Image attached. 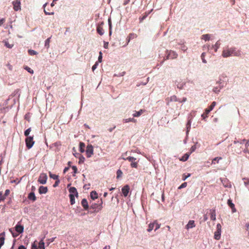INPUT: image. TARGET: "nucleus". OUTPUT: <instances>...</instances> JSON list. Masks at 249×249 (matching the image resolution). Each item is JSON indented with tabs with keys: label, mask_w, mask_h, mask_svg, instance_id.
I'll use <instances>...</instances> for the list:
<instances>
[{
	"label": "nucleus",
	"mask_w": 249,
	"mask_h": 249,
	"mask_svg": "<svg viewBox=\"0 0 249 249\" xmlns=\"http://www.w3.org/2000/svg\"><path fill=\"white\" fill-rule=\"evenodd\" d=\"M46 6H47V3H45L44 5H43V7H44V13L46 15H53L54 14V12H48L47 11V9H46Z\"/></svg>",
	"instance_id": "obj_27"
},
{
	"label": "nucleus",
	"mask_w": 249,
	"mask_h": 249,
	"mask_svg": "<svg viewBox=\"0 0 249 249\" xmlns=\"http://www.w3.org/2000/svg\"><path fill=\"white\" fill-rule=\"evenodd\" d=\"M221 44L219 40L217 41L216 43L212 46V48L214 49L215 52H216L217 49L220 47Z\"/></svg>",
	"instance_id": "obj_21"
},
{
	"label": "nucleus",
	"mask_w": 249,
	"mask_h": 249,
	"mask_svg": "<svg viewBox=\"0 0 249 249\" xmlns=\"http://www.w3.org/2000/svg\"><path fill=\"white\" fill-rule=\"evenodd\" d=\"M7 66L9 70L11 71L12 70V66L10 64H8Z\"/></svg>",
	"instance_id": "obj_59"
},
{
	"label": "nucleus",
	"mask_w": 249,
	"mask_h": 249,
	"mask_svg": "<svg viewBox=\"0 0 249 249\" xmlns=\"http://www.w3.org/2000/svg\"><path fill=\"white\" fill-rule=\"evenodd\" d=\"M227 203L231 209L232 212L234 213L236 212V209L234 207V204L232 203L231 199H228Z\"/></svg>",
	"instance_id": "obj_15"
},
{
	"label": "nucleus",
	"mask_w": 249,
	"mask_h": 249,
	"mask_svg": "<svg viewBox=\"0 0 249 249\" xmlns=\"http://www.w3.org/2000/svg\"><path fill=\"white\" fill-rule=\"evenodd\" d=\"M85 144L83 142H80L79 143V151L81 153H83L85 151Z\"/></svg>",
	"instance_id": "obj_23"
},
{
	"label": "nucleus",
	"mask_w": 249,
	"mask_h": 249,
	"mask_svg": "<svg viewBox=\"0 0 249 249\" xmlns=\"http://www.w3.org/2000/svg\"><path fill=\"white\" fill-rule=\"evenodd\" d=\"M221 159H222L221 157H216L212 160V163L214 164H215L216 161L217 163H218L219 160Z\"/></svg>",
	"instance_id": "obj_36"
},
{
	"label": "nucleus",
	"mask_w": 249,
	"mask_h": 249,
	"mask_svg": "<svg viewBox=\"0 0 249 249\" xmlns=\"http://www.w3.org/2000/svg\"><path fill=\"white\" fill-rule=\"evenodd\" d=\"M205 53H203L202 54H201V59L202 60V62L204 63H206L207 62L206 60L204 59V56H205Z\"/></svg>",
	"instance_id": "obj_45"
},
{
	"label": "nucleus",
	"mask_w": 249,
	"mask_h": 249,
	"mask_svg": "<svg viewBox=\"0 0 249 249\" xmlns=\"http://www.w3.org/2000/svg\"><path fill=\"white\" fill-rule=\"evenodd\" d=\"M108 42H105V43H104V48H106V49H107V47H108Z\"/></svg>",
	"instance_id": "obj_61"
},
{
	"label": "nucleus",
	"mask_w": 249,
	"mask_h": 249,
	"mask_svg": "<svg viewBox=\"0 0 249 249\" xmlns=\"http://www.w3.org/2000/svg\"><path fill=\"white\" fill-rule=\"evenodd\" d=\"M81 204L85 210H88L89 208V205L86 199H83L81 201Z\"/></svg>",
	"instance_id": "obj_18"
},
{
	"label": "nucleus",
	"mask_w": 249,
	"mask_h": 249,
	"mask_svg": "<svg viewBox=\"0 0 249 249\" xmlns=\"http://www.w3.org/2000/svg\"><path fill=\"white\" fill-rule=\"evenodd\" d=\"M5 45L8 48H12L13 46V45L10 44L8 42L6 41L5 42Z\"/></svg>",
	"instance_id": "obj_46"
},
{
	"label": "nucleus",
	"mask_w": 249,
	"mask_h": 249,
	"mask_svg": "<svg viewBox=\"0 0 249 249\" xmlns=\"http://www.w3.org/2000/svg\"><path fill=\"white\" fill-rule=\"evenodd\" d=\"M49 176L51 178H53L55 180H58V176L55 175V174H53L51 172L49 173Z\"/></svg>",
	"instance_id": "obj_33"
},
{
	"label": "nucleus",
	"mask_w": 249,
	"mask_h": 249,
	"mask_svg": "<svg viewBox=\"0 0 249 249\" xmlns=\"http://www.w3.org/2000/svg\"><path fill=\"white\" fill-rule=\"evenodd\" d=\"M130 122H136V120L134 118H128V119H125L123 120V122L124 123H127Z\"/></svg>",
	"instance_id": "obj_31"
},
{
	"label": "nucleus",
	"mask_w": 249,
	"mask_h": 249,
	"mask_svg": "<svg viewBox=\"0 0 249 249\" xmlns=\"http://www.w3.org/2000/svg\"><path fill=\"white\" fill-rule=\"evenodd\" d=\"M243 142H246L245 145V148L247 149L248 148V146H249V140L244 139L242 141V142H240L238 141H234V143L235 144L237 145L238 146H239L240 145L242 144Z\"/></svg>",
	"instance_id": "obj_9"
},
{
	"label": "nucleus",
	"mask_w": 249,
	"mask_h": 249,
	"mask_svg": "<svg viewBox=\"0 0 249 249\" xmlns=\"http://www.w3.org/2000/svg\"><path fill=\"white\" fill-rule=\"evenodd\" d=\"M5 18H1V19H0V26L2 24H3V23L5 22Z\"/></svg>",
	"instance_id": "obj_55"
},
{
	"label": "nucleus",
	"mask_w": 249,
	"mask_h": 249,
	"mask_svg": "<svg viewBox=\"0 0 249 249\" xmlns=\"http://www.w3.org/2000/svg\"><path fill=\"white\" fill-rule=\"evenodd\" d=\"M39 194H46L48 192V188L47 187L41 186L38 189Z\"/></svg>",
	"instance_id": "obj_16"
},
{
	"label": "nucleus",
	"mask_w": 249,
	"mask_h": 249,
	"mask_svg": "<svg viewBox=\"0 0 249 249\" xmlns=\"http://www.w3.org/2000/svg\"><path fill=\"white\" fill-rule=\"evenodd\" d=\"M178 56V54L174 51H170L166 56L167 59H175Z\"/></svg>",
	"instance_id": "obj_7"
},
{
	"label": "nucleus",
	"mask_w": 249,
	"mask_h": 249,
	"mask_svg": "<svg viewBox=\"0 0 249 249\" xmlns=\"http://www.w3.org/2000/svg\"><path fill=\"white\" fill-rule=\"evenodd\" d=\"M90 196L91 198L93 200L98 198V194L95 191H93L90 193Z\"/></svg>",
	"instance_id": "obj_20"
},
{
	"label": "nucleus",
	"mask_w": 249,
	"mask_h": 249,
	"mask_svg": "<svg viewBox=\"0 0 249 249\" xmlns=\"http://www.w3.org/2000/svg\"><path fill=\"white\" fill-rule=\"evenodd\" d=\"M190 154H188V153H186L180 159V160H181V161H186L188 158H189V157L190 156Z\"/></svg>",
	"instance_id": "obj_30"
},
{
	"label": "nucleus",
	"mask_w": 249,
	"mask_h": 249,
	"mask_svg": "<svg viewBox=\"0 0 249 249\" xmlns=\"http://www.w3.org/2000/svg\"><path fill=\"white\" fill-rule=\"evenodd\" d=\"M18 249H26V248L23 245H21L18 247Z\"/></svg>",
	"instance_id": "obj_62"
},
{
	"label": "nucleus",
	"mask_w": 249,
	"mask_h": 249,
	"mask_svg": "<svg viewBox=\"0 0 249 249\" xmlns=\"http://www.w3.org/2000/svg\"><path fill=\"white\" fill-rule=\"evenodd\" d=\"M86 152L88 158H90L92 156L93 154V147L91 144L87 145Z\"/></svg>",
	"instance_id": "obj_5"
},
{
	"label": "nucleus",
	"mask_w": 249,
	"mask_h": 249,
	"mask_svg": "<svg viewBox=\"0 0 249 249\" xmlns=\"http://www.w3.org/2000/svg\"><path fill=\"white\" fill-rule=\"evenodd\" d=\"M102 59V53L101 52H100L99 56L98 57V61L100 62H101Z\"/></svg>",
	"instance_id": "obj_48"
},
{
	"label": "nucleus",
	"mask_w": 249,
	"mask_h": 249,
	"mask_svg": "<svg viewBox=\"0 0 249 249\" xmlns=\"http://www.w3.org/2000/svg\"><path fill=\"white\" fill-rule=\"evenodd\" d=\"M15 230L17 232L21 233L23 232L24 227L19 223L17 224L15 227Z\"/></svg>",
	"instance_id": "obj_12"
},
{
	"label": "nucleus",
	"mask_w": 249,
	"mask_h": 249,
	"mask_svg": "<svg viewBox=\"0 0 249 249\" xmlns=\"http://www.w3.org/2000/svg\"><path fill=\"white\" fill-rule=\"evenodd\" d=\"M186 186H187V183L184 182L178 187V189H181L183 188H185L186 187Z\"/></svg>",
	"instance_id": "obj_50"
},
{
	"label": "nucleus",
	"mask_w": 249,
	"mask_h": 249,
	"mask_svg": "<svg viewBox=\"0 0 249 249\" xmlns=\"http://www.w3.org/2000/svg\"><path fill=\"white\" fill-rule=\"evenodd\" d=\"M195 226V222L194 220H190L186 225V229H189L192 228Z\"/></svg>",
	"instance_id": "obj_19"
},
{
	"label": "nucleus",
	"mask_w": 249,
	"mask_h": 249,
	"mask_svg": "<svg viewBox=\"0 0 249 249\" xmlns=\"http://www.w3.org/2000/svg\"><path fill=\"white\" fill-rule=\"evenodd\" d=\"M13 8L17 11L20 9V1L18 0H16L13 2Z\"/></svg>",
	"instance_id": "obj_8"
},
{
	"label": "nucleus",
	"mask_w": 249,
	"mask_h": 249,
	"mask_svg": "<svg viewBox=\"0 0 249 249\" xmlns=\"http://www.w3.org/2000/svg\"><path fill=\"white\" fill-rule=\"evenodd\" d=\"M138 162L135 161H131L130 166L132 168H137L138 167Z\"/></svg>",
	"instance_id": "obj_35"
},
{
	"label": "nucleus",
	"mask_w": 249,
	"mask_h": 249,
	"mask_svg": "<svg viewBox=\"0 0 249 249\" xmlns=\"http://www.w3.org/2000/svg\"><path fill=\"white\" fill-rule=\"evenodd\" d=\"M143 110L142 109H140L138 111H136L133 114V116L134 117H138L142 115L143 113Z\"/></svg>",
	"instance_id": "obj_24"
},
{
	"label": "nucleus",
	"mask_w": 249,
	"mask_h": 249,
	"mask_svg": "<svg viewBox=\"0 0 249 249\" xmlns=\"http://www.w3.org/2000/svg\"><path fill=\"white\" fill-rule=\"evenodd\" d=\"M123 172L121 170H118L117 171V178H121L122 176Z\"/></svg>",
	"instance_id": "obj_40"
},
{
	"label": "nucleus",
	"mask_w": 249,
	"mask_h": 249,
	"mask_svg": "<svg viewBox=\"0 0 249 249\" xmlns=\"http://www.w3.org/2000/svg\"><path fill=\"white\" fill-rule=\"evenodd\" d=\"M126 154H127V152H126L124 155H123V159H124V160H127L130 162L133 161H135L136 160V158L133 157L129 156L127 157H124V156L126 155Z\"/></svg>",
	"instance_id": "obj_17"
},
{
	"label": "nucleus",
	"mask_w": 249,
	"mask_h": 249,
	"mask_svg": "<svg viewBox=\"0 0 249 249\" xmlns=\"http://www.w3.org/2000/svg\"><path fill=\"white\" fill-rule=\"evenodd\" d=\"M69 192L72 194H74V196H77V192L76 188L74 187H71L69 189Z\"/></svg>",
	"instance_id": "obj_26"
},
{
	"label": "nucleus",
	"mask_w": 249,
	"mask_h": 249,
	"mask_svg": "<svg viewBox=\"0 0 249 249\" xmlns=\"http://www.w3.org/2000/svg\"><path fill=\"white\" fill-rule=\"evenodd\" d=\"M136 37H137L136 34H132V33L130 34L128 36V40L127 43L129 42V41L131 39L134 38Z\"/></svg>",
	"instance_id": "obj_37"
},
{
	"label": "nucleus",
	"mask_w": 249,
	"mask_h": 249,
	"mask_svg": "<svg viewBox=\"0 0 249 249\" xmlns=\"http://www.w3.org/2000/svg\"><path fill=\"white\" fill-rule=\"evenodd\" d=\"M221 225L218 223L216 225V231L214 232V238L216 240H219L221 237Z\"/></svg>",
	"instance_id": "obj_3"
},
{
	"label": "nucleus",
	"mask_w": 249,
	"mask_h": 249,
	"mask_svg": "<svg viewBox=\"0 0 249 249\" xmlns=\"http://www.w3.org/2000/svg\"><path fill=\"white\" fill-rule=\"evenodd\" d=\"M213 91L215 92H218L219 91V90L218 89V88H215L213 89Z\"/></svg>",
	"instance_id": "obj_63"
},
{
	"label": "nucleus",
	"mask_w": 249,
	"mask_h": 249,
	"mask_svg": "<svg viewBox=\"0 0 249 249\" xmlns=\"http://www.w3.org/2000/svg\"><path fill=\"white\" fill-rule=\"evenodd\" d=\"M47 176L46 173H41L38 179V182L42 184H45L47 179Z\"/></svg>",
	"instance_id": "obj_4"
},
{
	"label": "nucleus",
	"mask_w": 249,
	"mask_h": 249,
	"mask_svg": "<svg viewBox=\"0 0 249 249\" xmlns=\"http://www.w3.org/2000/svg\"><path fill=\"white\" fill-rule=\"evenodd\" d=\"M211 111H210L208 109L206 108L205 110V112L202 114L201 117L203 118V119H205V118L208 117V115L209 113V112Z\"/></svg>",
	"instance_id": "obj_25"
},
{
	"label": "nucleus",
	"mask_w": 249,
	"mask_h": 249,
	"mask_svg": "<svg viewBox=\"0 0 249 249\" xmlns=\"http://www.w3.org/2000/svg\"><path fill=\"white\" fill-rule=\"evenodd\" d=\"M5 236V232H3L0 233V249H1V247L4 244Z\"/></svg>",
	"instance_id": "obj_11"
},
{
	"label": "nucleus",
	"mask_w": 249,
	"mask_h": 249,
	"mask_svg": "<svg viewBox=\"0 0 249 249\" xmlns=\"http://www.w3.org/2000/svg\"><path fill=\"white\" fill-rule=\"evenodd\" d=\"M122 191L124 196H126L128 195V194L129 191V187L128 185H126L123 187L122 189Z\"/></svg>",
	"instance_id": "obj_10"
},
{
	"label": "nucleus",
	"mask_w": 249,
	"mask_h": 249,
	"mask_svg": "<svg viewBox=\"0 0 249 249\" xmlns=\"http://www.w3.org/2000/svg\"><path fill=\"white\" fill-rule=\"evenodd\" d=\"M43 239H44V238H43L39 242L38 248L39 249H45L44 242L43 241Z\"/></svg>",
	"instance_id": "obj_29"
},
{
	"label": "nucleus",
	"mask_w": 249,
	"mask_h": 249,
	"mask_svg": "<svg viewBox=\"0 0 249 249\" xmlns=\"http://www.w3.org/2000/svg\"><path fill=\"white\" fill-rule=\"evenodd\" d=\"M32 249H38L37 246L35 244H33L32 245Z\"/></svg>",
	"instance_id": "obj_57"
},
{
	"label": "nucleus",
	"mask_w": 249,
	"mask_h": 249,
	"mask_svg": "<svg viewBox=\"0 0 249 249\" xmlns=\"http://www.w3.org/2000/svg\"><path fill=\"white\" fill-rule=\"evenodd\" d=\"M207 216H209L210 218H215V212L214 210H208L206 214Z\"/></svg>",
	"instance_id": "obj_13"
},
{
	"label": "nucleus",
	"mask_w": 249,
	"mask_h": 249,
	"mask_svg": "<svg viewBox=\"0 0 249 249\" xmlns=\"http://www.w3.org/2000/svg\"><path fill=\"white\" fill-rule=\"evenodd\" d=\"M171 100L180 102V101H179V100L177 99V97L175 96H173L171 97Z\"/></svg>",
	"instance_id": "obj_52"
},
{
	"label": "nucleus",
	"mask_w": 249,
	"mask_h": 249,
	"mask_svg": "<svg viewBox=\"0 0 249 249\" xmlns=\"http://www.w3.org/2000/svg\"><path fill=\"white\" fill-rule=\"evenodd\" d=\"M28 53L31 55H34L37 54V52L33 50H29Z\"/></svg>",
	"instance_id": "obj_41"
},
{
	"label": "nucleus",
	"mask_w": 249,
	"mask_h": 249,
	"mask_svg": "<svg viewBox=\"0 0 249 249\" xmlns=\"http://www.w3.org/2000/svg\"><path fill=\"white\" fill-rule=\"evenodd\" d=\"M31 131V128H29L27 130H26L24 132V135L25 136L29 137L28 135H29L30 132Z\"/></svg>",
	"instance_id": "obj_39"
},
{
	"label": "nucleus",
	"mask_w": 249,
	"mask_h": 249,
	"mask_svg": "<svg viewBox=\"0 0 249 249\" xmlns=\"http://www.w3.org/2000/svg\"><path fill=\"white\" fill-rule=\"evenodd\" d=\"M103 24V22L101 23V24L99 25L97 27V32L101 36L103 35L104 34V30L102 27V25Z\"/></svg>",
	"instance_id": "obj_14"
},
{
	"label": "nucleus",
	"mask_w": 249,
	"mask_h": 249,
	"mask_svg": "<svg viewBox=\"0 0 249 249\" xmlns=\"http://www.w3.org/2000/svg\"><path fill=\"white\" fill-rule=\"evenodd\" d=\"M55 237H53V238L49 239L48 240V241L49 242L48 243H47V246H49L50 243L53 242L54 239H55Z\"/></svg>",
	"instance_id": "obj_47"
},
{
	"label": "nucleus",
	"mask_w": 249,
	"mask_h": 249,
	"mask_svg": "<svg viewBox=\"0 0 249 249\" xmlns=\"http://www.w3.org/2000/svg\"><path fill=\"white\" fill-rule=\"evenodd\" d=\"M5 197L4 195H2V193H0V202L3 200L5 199Z\"/></svg>",
	"instance_id": "obj_49"
},
{
	"label": "nucleus",
	"mask_w": 249,
	"mask_h": 249,
	"mask_svg": "<svg viewBox=\"0 0 249 249\" xmlns=\"http://www.w3.org/2000/svg\"><path fill=\"white\" fill-rule=\"evenodd\" d=\"M191 176L190 174H188L187 175L185 174H183L182 176V180H186L188 177H189Z\"/></svg>",
	"instance_id": "obj_43"
},
{
	"label": "nucleus",
	"mask_w": 249,
	"mask_h": 249,
	"mask_svg": "<svg viewBox=\"0 0 249 249\" xmlns=\"http://www.w3.org/2000/svg\"><path fill=\"white\" fill-rule=\"evenodd\" d=\"M97 65H98V63L96 62L95 64L92 66V70L93 71H94V70H95L96 69Z\"/></svg>",
	"instance_id": "obj_53"
},
{
	"label": "nucleus",
	"mask_w": 249,
	"mask_h": 249,
	"mask_svg": "<svg viewBox=\"0 0 249 249\" xmlns=\"http://www.w3.org/2000/svg\"><path fill=\"white\" fill-rule=\"evenodd\" d=\"M103 249H110V246H106Z\"/></svg>",
	"instance_id": "obj_64"
},
{
	"label": "nucleus",
	"mask_w": 249,
	"mask_h": 249,
	"mask_svg": "<svg viewBox=\"0 0 249 249\" xmlns=\"http://www.w3.org/2000/svg\"><path fill=\"white\" fill-rule=\"evenodd\" d=\"M155 223H153V224H150L149 225V228L148 229V231H151L153 228H154V226H155Z\"/></svg>",
	"instance_id": "obj_42"
},
{
	"label": "nucleus",
	"mask_w": 249,
	"mask_h": 249,
	"mask_svg": "<svg viewBox=\"0 0 249 249\" xmlns=\"http://www.w3.org/2000/svg\"><path fill=\"white\" fill-rule=\"evenodd\" d=\"M196 149V145H193V146L191 147V149H190V151H191L190 153H192L193 152L195 151Z\"/></svg>",
	"instance_id": "obj_51"
},
{
	"label": "nucleus",
	"mask_w": 249,
	"mask_h": 249,
	"mask_svg": "<svg viewBox=\"0 0 249 249\" xmlns=\"http://www.w3.org/2000/svg\"><path fill=\"white\" fill-rule=\"evenodd\" d=\"M72 169L74 173H77V168L75 166H72Z\"/></svg>",
	"instance_id": "obj_54"
},
{
	"label": "nucleus",
	"mask_w": 249,
	"mask_h": 249,
	"mask_svg": "<svg viewBox=\"0 0 249 249\" xmlns=\"http://www.w3.org/2000/svg\"><path fill=\"white\" fill-rule=\"evenodd\" d=\"M240 51L237 50L234 47L226 48L222 51V55L223 57H228L231 56H239Z\"/></svg>",
	"instance_id": "obj_1"
},
{
	"label": "nucleus",
	"mask_w": 249,
	"mask_h": 249,
	"mask_svg": "<svg viewBox=\"0 0 249 249\" xmlns=\"http://www.w3.org/2000/svg\"><path fill=\"white\" fill-rule=\"evenodd\" d=\"M216 104V103L213 101L208 109L210 111H212L213 109V107L215 106Z\"/></svg>",
	"instance_id": "obj_38"
},
{
	"label": "nucleus",
	"mask_w": 249,
	"mask_h": 249,
	"mask_svg": "<svg viewBox=\"0 0 249 249\" xmlns=\"http://www.w3.org/2000/svg\"><path fill=\"white\" fill-rule=\"evenodd\" d=\"M102 200L101 199L100 203H93L90 206L91 208H92L94 211L98 212L101 210L102 208Z\"/></svg>",
	"instance_id": "obj_6"
},
{
	"label": "nucleus",
	"mask_w": 249,
	"mask_h": 249,
	"mask_svg": "<svg viewBox=\"0 0 249 249\" xmlns=\"http://www.w3.org/2000/svg\"><path fill=\"white\" fill-rule=\"evenodd\" d=\"M10 193V191L9 190H6L5 192V194H4V196L5 197L7 196H8Z\"/></svg>",
	"instance_id": "obj_56"
},
{
	"label": "nucleus",
	"mask_w": 249,
	"mask_h": 249,
	"mask_svg": "<svg viewBox=\"0 0 249 249\" xmlns=\"http://www.w3.org/2000/svg\"><path fill=\"white\" fill-rule=\"evenodd\" d=\"M50 39H51V37H49L45 41V46L47 49H48L49 48V46H50L49 44H50Z\"/></svg>",
	"instance_id": "obj_34"
},
{
	"label": "nucleus",
	"mask_w": 249,
	"mask_h": 249,
	"mask_svg": "<svg viewBox=\"0 0 249 249\" xmlns=\"http://www.w3.org/2000/svg\"><path fill=\"white\" fill-rule=\"evenodd\" d=\"M69 197H70V198L71 204V205L75 203V196H74V194H70L69 195Z\"/></svg>",
	"instance_id": "obj_28"
},
{
	"label": "nucleus",
	"mask_w": 249,
	"mask_h": 249,
	"mask_svg": "<svg viewBox=\"0 0 249 249\" xmlns=\"http://www.w3.org/2000/svg\"><path fill=\"white\" fill-rule=\"evenodd\" d=\"M25 69L26 70L29 72H30V73H34V71L31 69L30 68L26 66L25 68Z\"/></svg>",
	"instance_id": "obj_44"
},
{
	"label": "nucleus",
	"mask_w": 249,
	"mask_h": 249,
	"mask_svg": "<svg viewBox=\"0 0 249 249\" xmlns=\"http://www.w3.org/2000/svg\"><path fill=\"white\" fill-rule=\"evenodd\" d=\"M210 38V35L209 34L203 35L202 36L201 39L205 41L209 40Z\"/></svg>",
	"instance_id": "obj_32"
},
{
	"label": "nucleus",
	"mask_w": 249,
	"mask_h": 249,
	"mask_svg": "<svg viewBox=\"0 0 249 249\" xmlns=\"http://www.w3.org/2000/svg\"><path fill=\"white\" fill-rule=\"evenodd\" d=\"M59 183V180L58 179V180H56V181L54 183V184L53 185V187H56L57 186L58 184Z\"/></svg>",
	"instance_id": "obj_58"
},
{
	"label": "nucleus",
	"mask_w": 249,
	"mask_h": 249,
	"mask_svg": "<svg viewBox=\"0 0 249 249\" xmlns=\"http://www.w3.org/2000/svg\"><path fill=\"white\" fill-rule=\"evenodd\" d=\"M28 198L33 201H35L36 199V196H35V193L34 192H31L28 195Z\"/></svg>",
	"instance_id": "obj_22"
},
{
	"label": "nucleus",
	"mask_w": 249,
	"mask_h": 249,
	"mask_svg": "<svg viewBox=\"0 0 249 249\" xmlns=\"http://www.w3.org/2000/svg\"><path fill=\"white\" fill-rule=\"evenodd\" d=\"M33 136H29L26 138L25 143L28 149L31 148L34 144L35 142L33 140Z\"/></svg>",
	"instance_id": "obj_2"
},
{
	"label": "nucleus",
	"mask_w": 249,
	"mask_h": 249,
	"mask_svg": "<svg viewBox=\"0 0 249 249\" xmlns=\"http://www.w3.org/2000/svg\"><path fill=\"white\" fill-rule=\"evenodd\" d=\"M129 1H130V0H124V5H126L127 4H128L129 3Z\"/></svg>",
	"instance_id": "obj_60"
}]
</instances>
